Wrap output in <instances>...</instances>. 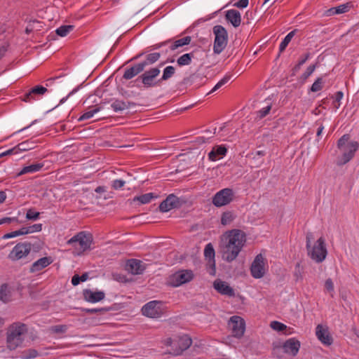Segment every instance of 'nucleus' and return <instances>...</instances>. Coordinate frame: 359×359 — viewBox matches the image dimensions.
<instances>
[{"label":"nucleus","instance_id":"37998d69","mask_svg":"<svg viewBox=\"0 0 359 359\" xmlns=\"http://www.w3.org/2000/svg\"><path fill=\"white\" fill-rule=\"evenodd\" d=\"M323 79L320 77H318L314 83L312 84L311 87V90L312 92H318L323 89Z\"/></svg>","mask_w":359,"mask_h":359},{"label":"nucleus","instance_id":"9b49d317","mask_svg":"<svg viewBox=\"0 0 359 359\" xmlns=\"http://www.w3.org/2000/svg\"><path fill=\"white\" fill-rule=\"evenodd\" d=\"M233 197V191L231 189L225 188L217 192L212 198V203L216 207H222L230 203Z\"/></svg>","mask_w":359,"mask_h":359},{"label":"nucleus","instance_id":"f704fd0d","mask_svg":"<svg viewBox=\"0 0 359 359\" xmlns=\"http://www.w3.org/2000/svg\"><path fill=\"white\" fill-rule=\"evenodd\" d=\"M156 198L153 193H147L140 196H135L133 199L134 201H138L141 204L149 203L151 199Z\"/></svg>","mask_w":359,"mask_h":359},{"label":"nucleus","instance_id":"0eeeda50","mask_svg":"<svg viewBox=\"0 0 359 359\" xmlns=\"http://www.w3.org/2000/svg\"><path fill=\"white\" fill-rule=\"evenodd\" d=\"M160 73L159 67H152L142 73L137 80H141L144 87L146 88L155 87L161 83L158 80H156Z\"/></svg>","mask_w":359,"mask_h":359},{"label":"nucleus","instance_id":"f8f14e48","mask_svg":"<svg viewBox=\"0 0 359 359\" xmlns=\"http://www.w3.org/2000/svg\"><path fill=\"white\" fill-rule=\"evenodd\" d=\"M203 255L206 259H208V263L206 264V271L210 276H215L216 273V268H215V252L213 248V245L211 243L207 244L203 250Z\"/></svg>","mask_w":359,"mask_h":359},{"label":"nucleus","instance_id":"7ed1b4c3","mask_svg":"<svg viewBox=\"0 0 359 359\" xmlns=\"http://www.w3.org/2000/svg\"><path fill=\"white\" fill-rule=\"evenodd\" d=\"M306 248L309 256L317 263L322 262L327 254L325 239L323 237L319 238L313 247H311L310 239L307 237Z\"/></svg>","mask_w":359,"mask_h":359},{"label":"nucleus","instance_id":"680f3d73","mask_svg":"<svg viewBox=\"0 0 359 359\" xmlns=\"http://www.w3.org/2000/svg\"><path fill=\"white\" fill-rule=\"evenodd\" d=\"M215 130H216L215 128H213L212 130L207 129V130H204L203 133H205V135H203V140L205 139L208 140L210 137H212V135L215 133Z\"/></svg>","mask_w":359,"mask_h":359},{"label":"nucleus","instance_id":"cd10ccee","mask_svg":"<svg viewBox=\"0 0 359 359\" xmlns=\"http://www.w3.org/2000/svg\"><path fill=\"white\" fill-rule=\"evenodd\" d=\"M227 151L226 148L223 145L216 146L212 148L208 154V158L210 161H215L222 158Z\"/></svg>","mask_w":359,"mask_h":359},{"label":"nucleus","instance_id":"dca6fc26","mask_svg":"<svg viewBox=\"0 0 359 359\" xmlns=\"http://www.w3.org/2000/svg\"><path fill=\"white\" fill-rule=\"evenodd\" d=\"M214 289L220 294L228 297H235V290L226 282L216 279L213 282Z\"/></svg>","mask_w":359,"mask_h":359},{"label":"nucleus","instance_id":"0e129e2a","mask_svg":"<svg viewBox=\"0 0 359 359\" xmlns=\"http://www.w3.org/2000/svg\"><path fill=\"white\" fill-rule=\"evenodd\" d=\"M310 57H311V53H306L304 55L301 56L298 63H299V65H303L306 62V60H308Z\"/></svg>","mask_w":359,"mask_h":359},{"label":"nucleus","instance_id":"de8ad7c7","mask_svg":"<svg viewBox=\"0 0 359 359\" xmlns=\"http://www.w3.org/2000/svg\"><path fill=\"white\" fill-rule=\"evenodd\" d=\"M270 325L273 330L279 332L284 331L287 327V326L285 324L276 320L272 321Z\"/></svg>","mask_w":359,"mask_h":359},{"label":"nucleus","instance_id":"4468645a","mask_svg":"<svg viewBox=\"0 0 359 359\" xmlns=\"http://www.w3.org/2000/svg\"><path fill=\"white\" fill-rule=\"evenodd\" d=\"M192 272L190 271H180L175 273L170 278V284L173 287H178L192 279Z\"/></svg>","mask_w":359,"mask_h":359},{"label":"nucleus","instance_id":"a18cd8bd","mask_svg":"<svg viewBox=\"0 0 359 359\" xmlns=\"http://www.w3.org/2000/svg\"><path fill=\"white\" fill-rule=\"evenodd\" d=\"M271 109V104L268 102L267 104L262 107L260 110L257 111V116L259 118H262L265 117L267 114H269L270 110Z\"/></svg>","mask_w":359,"mask_h":359},{"label":"nucleus","instance_id":"6ab92c4d","mask_svg":"<svg viewBox=\"0 0 359 359\" xmlns=\"http://www.w3.org/2000/svg\"><path fill=\"white\" fill-rule=\"evenodd\" d=\"M126 269L132 274L140 275L146 269V264L140 260L131 259L127 261Z\"/></svg>","mask_w":359,"mask_h":359},{"label":"nucleus","instance_id":"f3484780","mask_svg":"<svg viewBox=\"0 0 359 359\" xmlns=\"http://www.w3.org/2000/svg\"><path fill=\"white\" fill-rule=\"evenodd\" d=\"M221 253L222 259L227 262H231L236 259L241 250L235 248L233 246H230L226 243H221Z\"/></svg>","mask_w":359,"mask_h":359},{"label":"nucleus","instance_id":"bb28decb","mask_svg":"<svg viewBox=\"0 0 359 359\" xmlns=\"http://www.w3.org/2000/svg\"><path fill=\"white\" fill-rule=\"evenodd\" d=\"M191 343V339L188 335L184 334L180 337L177 341L179 348L175 351V355L181 354L184 351L190 347Z\"/></svg>","mask_w":359,"mask_h":359},{"label":"nucleus","instance_id":"9d476101","mask_svg":"<svg viewBox=\"0 0 359 359\" xmlns=\"http://www.w3.org/2000/svg\"><path fill=\"white\" fill-rule=\"evenodd\" d=\"M142 313L147 317L158 318L163 314L162 304L161 302L151 301L143 306Z\"/></svg>","mask_w":359,"mask_h":359},{"label":"nucleus","instance_id":"a211bd4d","mask_svg":"<svg viewBox=\"0 0 359 359\" xmlns=\"http://www.w3.org/2000/svg\"><path fill=\"white\" fill-rule=\"evenodd\" d=\"M180 205L181 203L180 198L174 194H170L161 203L159 210L163 212H166L173 208L180 207Z\"/></svg>","mask_w":359,"mask_h":359},{"label":"nucleus","instance_id":"5701e85b","mask_svg":"<svg viewBox=\"0 0 359 359\" xmlns=\"http://www.w3.org/2000/svg\"><path fill=\"white\" fill-rule=\"evenodd\" d=\"M53 259L51 257H44L39 259L35 261L30 266L29 272L30 273H36L42 269H45L50 264H52Z\"/></svg>","mask_w":359,"mask_h":359},{"label":"nucleus","instance_id":"aec40b11","mask_svg":"<svg viewBox=\"0 0 359 359\" xmlns=\"http://www.w3.org/2000/svg\"><path fill=\"white\" fill-rule=\"evenodd\" d=\"M300 345L299 340L295 338H290L284 342L283 349L284 353L295 356L299 352Z\"/></svg>","mask_w":359,"mask_h":359},{"label":"nucleus","instance_id":"49530a36","mask_svg":"<svg viewBox=\"0 0 359 359\" xmlns=\"http://www.w3.org/2000/svg\"><path fill=\"white\" fill-rule=\"evenodd\" d=\"M332 14L344 13L348 11V6L346 4L340 5L336 8H332L329 11Z\"/></svg>","mask_w":359,"mask_h":359},{"label":"nucleus","instance_id":"e2e57ef3","mask_svg":"<svg viewBox=\"0 0 359 359\" xmlns=\"http://www.w3.org/2000/svg\"><path fill=\"white\" fill-rule=\"evenodd\" d=\"M109 309H106V308H99V309H86V312L87 313H103V312H106V311H108Z\"/></svg>","mask_w":359,"mask_h":359},{"label":"nucleus","instance_id":"6e6552de","mask_svg":"<svg viewBox=\"0 0 359 359\" xmlns=\"http://www.w3.org/2000/svg\"><path fill=\"white\" fill-rule=\"evenodd\" d=\"M228 327L233 337L241 339L245 331V322L241 316H233L228 321Z\"/></svg>","mask_w":359,"mask_h":359},{"label":"nucleus","instance_id":"5fc2aeb1","mask_svg":"<svg viewBox=\"0 0 359 359\" xmlns=\"http://www.w3.org/2000/svg\"><path fill=\"white\" fill-rule=\"evenodd\" d=\"M17 154H19V151H18V150H17V147L15 146L11 149H9L1 153L0 157L8 156V155Z\"/></svg>","mask_w":359,"mask_h":359},{"label":"nucleus","instance_id":"a878e982","mask_svg":"<svg viewBox=\"0 0 359 359\" xmlns=\"http://www.w3.org/2000/svg\"><path fill=\"white\" fill-rule=\"evenodd\" d=\"M144 69V65H141L140 62L137 63L134 66L126 69L123 75V78L126 80L131 79L135 76L138 75L140 73L142 72Z\"/></svg>","mask_w":359,"mask_h":359},{"label":"nucleus","instance_id":"2eb2a0df","mask_svg":"<svg viewBox=\"0 0 359 359\" xmlns=\"http://www.w3.org/2000/svg\"><path fill=\"white\" fill-rule=\"evenodd\" d=\"M149 50L147 49L144 52L137 54L130 60H136L145 55V59L144 61L140 62L141 65H144V68H145L147 66L151 65L160 59L161 53L157 52L149 53Z\"/></svg>","mask_w":359,"mask_h":359},{"label":"nucleus","instance_id":"393cba45","mask_svg":"<svg viewBox=\"0 0 359 359\" xmlns=\"http://www.w3.org/2000/svg\"><path fill=\"white\" fill-rule=\"evenodd\" d=\"M226 20L230 22L234 27L240 26L241 22V16L238 11L235 9H230L226 12Z\"/></svg>","mask_w":359,"mask_h":359},{"label":"nucleus","instance_id":"338daca9","mask_svg":"<svg viewBox=\"0 0 359 359\" xmlns=\"http://www.w3.org/2000/svg\"><path fill=\"white\" fill-rule=\"evenodd\" d=\"M80 277L79 275H74L72 278V284L73 285H77L81 283Z\"/></svg>","mask_w":359,"mask_h":359},{"label":"nucleus","instance_id":"c756f323","mask_svg":"<svg viewBox=\"0 0 359 359\" xmlns=\"http://www.w3.org/2000/svg\"><path fill=\"white\" fill-rule=\"evenodd\" d=\"M44 164L43 163H37L31 164L29 165L25 166L18 174V176L22 175L27 173H34L39 171Z\"/></svg>","mask_w":359,"mask_h":359},{"label":"nucleus","instance_id":"69168bd1","mask_svg":"<svg viewBox=\"0 0 359 359\" xmlns=\"http://www.w3.org/2000/svg\"><path fill=\"white\" fill-rule=\"evenodd\" d=\"M17 220L15 217H4L0 219V225L5 223H11L13 221Z\"/></svg>","mask_w":359,"mask_h":359},{"label":"nucleus","instance_id":"09e8293b","mask_svg":"<svg viewBox=\"0 0 359 359\" xmlns=\"http://www.w3.org/2000/svg\"><path fill=\"white\" fill-rule=\"evenodd\" d=\"M40 213L39 212H36L32 209H29L27 210L26 213V218L29 220H36L39 217Z\"/></svg>","mask_w":359,"mask_h":359},{"label":"nucleus","instance_id":"7c9ffc66","mask_svg":"<svg viewBox=\"0 0 359 359\" xmlns=\"http://www.w3.org/2000/svg\"><path fill=\"white\" fill-rule=\"evenodd\" d=\"M133 103L128 102H126L119 100H114L111 104V107L115 112L122 111L126 109H128Z\"/></svg>","mask_w":359,"mask_h":359},{"label":"nucleus","instance_id":"58836bf2","mask_svg":"<svg viewBox=\"0 0 359 359\" xmlns=\"http://www.w3.org/2000/svg\"><path fill=\"white\" fill-rule=\"evenodd\" d=\"M39 355L38 351L34 348H29L21 353L20 358L22 359H33Z\"/></svg>","mask_w":359,"mask_h":359},{"label":"nucleus","instance_id":"4d7b16f0","mask_svg":"<svg viewBox=\"0 0 359 359\" xmlns=\"http://www.w3.org/2000/svg\"><path fill=\"white\" fill-rule=\"evenodd\" d=\"M294 276L295 277L296 280H298L302 278V271H301V266H300L299 263H297V264L295 265Z\"/></svg>","mask_w":359,"mask_h":359},{"label":"nucleus","instance_id":"423d86ee","mask_svg":"<svg viewBox=\"0 0 359 359\" xmlns=\"http://www.w3.org/2000/svg\"><path fill=\"white\" fill-rule=\"evenodd\" d=\"M213 34H215L213 50L215 53L219 54L224 50L227 45V31L222 25H215L213 27Z\"/></svg>","mask_w":359,"mask_h":359},{"label":"nucleus","instance_id":"6e6d98bb","mask_svg":"<svg viewBox=\"0 0 359 359\" xmlns=\"http://www.w3.org/2000/svg\"><path fill=\"white\" fill-rule=\"evenodd\" d=\"M67 330V327L65 325H58L52 327V330L56 333H65Z\"/></svg>","mask_w":359,"mask_h":359},{"label":"nucleus","instance_id":"8fccbe9b","mask_svg":"<svg viewBox=\"0 0 359 359\" xmlns=\"http://www.w3.org/2000/svg\"><path fill=\"white\" fill-rule=\"evenodd\" d=\"M125 184H126V181H124L123 180H121V179L114 180L111 182V187L115 190H118V189H122L123 187V186L125 185Z\"/></svg>","mask_w":359,"mask_h":359},{"label":"nucleus","instance_id":"473e14b6","mask_svg":"<svg viewBox=\"0 0 359 359\" xmlns=\"http://www.w3.org/2000/svg\"><path fill=\"white\" fill-rule=\"evenodd\" d=\"M11 299V291L7 284H2L0 287V300L4 303L10 302Z\"/></svg>","mask_w":359,"mask_h":359},{"label":"nucleus","instance_id":"c03bdc74","mask_svg":"<svg viewBox=\"0 0 359 359\" xmlns=\"http://www.w3.org/2000/svg\"><path fill=\"white\" fill-rule=\"evenodd\" d=\"M317 66H318L317 64L309 65L306 68V71L302 74V79L304 81L306 80L313 73V72L316 69Z\"/></svg>","mask_w":359,"mask_h":359},{"label":"nucleus","instance_id":"bf43d9fd","mask_svg":"<svg viewBox=\"0 0 359 359\" xmlns=\"http://www.w3.org/2000/svg\"><path fill=\"white\" fill-rule=\"evenodd\" d=\"M19 236H20V231L18 229L17 231H14L4 234L2 237V238L3 239H8V238H15V237Z\"/></svg>","mask_w":359,"mask_h":359},{"label":"nucleus","instance_id":"c85d7f7f","mask_svg":"<svg viewBox=\"0 0 359 359\" xmlns=\"http://www.w3.org/2000/svg\"><path fill=\"white\" fill-rule=\"evenodd\" d=\"M103 109V107L100 105H95V106H93V107H90L88 109V110L84 112L79 118V121H84V120H88V119H90V118H92L94 114H95L96 113L100 111L102 109Z\"/></svg>","mask_w":359,"mask_h":359},{"label":"nucleus","instance_id":"052dcab7","mask_svg":"<svg viewBox=\"0 0 359 359\" xmlns=\"http://www.w3.org/2000/svg\"><path fill=\"white\" fill-rule=\"evenodd\" d=\"M325 287L329 292H332L334 290V284L332 279L328 278L326 280L325 283Z\"/></svg>","mask_w":359,"mask_h":359},{"label":"nucleus","instance_id":"a19ab883","mask_svg":"<svg viewBox=\"0 0 359 359\" xmlns=\"http://www.w3.org/2000/svg\"><path fill=\"white\" fill-rule=\"evenodd\" d=\"M73 29V25H62L56 29L55 32L58 36L64 37L66 36Z\"/></svg>","mask_w":359,"mask_h":359},{"label":"nucleus","instance_id":"72a5a7b5","mask_svg":"<svg viewBox=\"0 0 359 359\" xmlns=\"http://www.w3.org/2000/svg\"><path fill=\"white\" fill-rule=\"evenodd\" d=\"M17 147V150L19 153L21 151H26L31 150L35 147V142L31 140H26L21 143H19Z\"/></svg>","mask_w":359,"mask_h":359},{"label":"nucleus","instance_id":"2f4dec72","mask_svg":"<svg viewBox=\"0 0 359 359\" xmlns=\"http://www.w3.org/2000/svg\"><path fill=\"white\" fill-rule=\"evenodd\" d=\"M191 41V37L189 36H187L182 39H177L171 43V45L170 46V49L171 50H177L178 48H180L185 45L189 44Z\"/></svg>","mask_w":359,"mask_h":359},{"label":"nucleus","instance_id":"412c9836","mask_svg":"<svg viewBox=\"0 0 359 359\" xmlns=\"http://www.w3.org/2000/svg\"><path fill=\"white\" fill-rule=\"evenodd\" d=\"M316 334L317 338L325 345H331L333 342L328 329L321 325H318L316 328Z\"/></svg>","mask_w":359,"mask_h":359},{"label":"nucleus","instance_id":"864d4df0","mask_svg":"<svg viewBox=\"0 0 359 359\" xmlns=\"http://www.w3.org/2000/svg\"><path fill=\"white\" fill-rule=\"evenodd\" d=\"M169 43H171V40H167V41H165L163 42L156 43V44H154V45L147 48V49L148 50L149 49V50H157V49H159V48H161V47H163L164 46H166Z\"/></svg>","mask_w":359,"mask_h":359},{"label":"nucleus","instance_id":"20e7f679","mask_svg":"<svg viewBox=\"0 0 359 359\" xmlns=\"http://www.w3.org/2000/svg\"><path fill=\"white\" fill-rule=\"evenodd\" d=\"M246 242L245 234L239 229H232L222 235V243L230 246H233L239 250H242Z\"/></svg>","mask_w":359,"mask_h":359},{"label":"nucleus","instance_id":"39448f33","mask_svg":"<svg viewBox=\"0 0 359 359\" xmlns=\"http://www.w3.org/2000/svg\"><path fill=\"white\" fill-rule=\"evenodd\" d=\"M93 243V236L90 233H86L85 231H81L76 235L71 238L67 243L72 245L75 248H77L79 245V252L78 255H81L86 250H90Z\"/></svg>","mask_w":359,"mask_h":359},{"label":"nucleus","instance_id":"79ce46f5","mask_svg":"<svg viewBox=\"0 0 359 359\" xmlns=\"http://www.w3.org/2000/svg\"><path fill=\"white\" fill-rule=\"evenodd\" d=\"M192 55L186 53L178 57L177 62L180 66L188 65L191 61Z\"/></svg>","mask_w":359,"mask_h":359},{"label":"nucleus","instance_id":"3c124183","mask_svg":"<svg viewBox=\"0 0 359 359\" xmlns=\"http://www.w3.org/2000/svg\"><path fill=\"white\" fill-rule=\"evenodd\" d=\"M344 96V93L341 91H337L334 94V103H337L334 104L336 109H339L341 105V100H342Z\"/></svg>","mask_w":359,"mask_h":359},{"label":"nucleus","instance_id":"1a4fd4ad","mask_svg":"<svg viewBox=\"0 0 359 359\" xmlns=\"http://www.w3.org/2000/svg\"><path fill=\"white\" fill-rule=\"evenodd\" d=\"M31 249L32 245L30 243H19L10 252L8 258L13 262L18 261L26 257L29 254Z\"/></svg>","mask_w":359,"mask_h":359},{"label":"nucleus","instance_id":"603ef678","mask_svg":"<svg viewBox=\"0 0 359 359\" xmlns=\"http://www.w3.org/2000/svg\"><path fill=\"white\" fill-rule=\"evenodd\" d=\"M27 227V231L29 233L39 232L42 230V224H34Z\"/></svg>","mask_w":359,"mask_h":359},{"label":"nucleus","instance_id":"13d9d810","mask_svg":"<svg viewBox=\"0 0 359 359\" xmlns=\"http://www.w3.org/2000/svg\"><path fill=\"white\" fill-rule=\"evenodd\" d=\"M249 4V0H239L236 2L233 6L239 8H245L248 7Z\"/></svg>","mask_w":359,"mask_h":359},{"label":"nucleus","instance_id":"774afa93","mask_svg":"<svg viewBox=\"0 0 359 359\" xmlns=\"http://www.w3.org/2000/svg\"><path fill=\"white\" fill-rule=\"evenodd\" d=\"M78 89H79V88H76L73 89V90H72V91L68 94V95H67V97H63V98H62V99L60 100V104L64 103V102H65L68 99V97H69V96H71V95H74V93L78 90Z\"/></svg>","mask_w":359,"mask_h":359},{"label":"nucleus","instance_id":"e433bc0d","mask_svg":"<svg viewBox=\"0 0 359 359\" xmlns=\"http://www.w3.org/2000/svg\"><path fill=\"white\" fill-rule=\"evenodd\" d=\"M175 74V68L172 66H168L164 68L163 71L162 76L158 81L162 82L163 81H167L174 76Z\"/></svg>","mask_w":359,"mask_h":359},{"label":"nucleus","instance_id":"f257e3e1","mask_svg":"<svg viewBox=\"0 0 359 359\" xmlns=\"http://www.w3.org/2000/svg\"><path fill=\"white\" fill-rule=\"evenodd\" d=\"M350 136L348 134L342 135L337 141V147L342 152V156L337 161V165H343L349 162L354 156L359 148L356 141L349 142Z\"/></svg>","mask_w":359,"mask_h":359},{"label":"nucleus","instance_id":"ddd939ff","mask_svg":"<svg viewBox=\"0 0 359 359\" xmlns=\"http://www.w3.org/2000/svg\"><path fill=\"white\" fill-rule=\"evenodd\" d=\"M251 275L255 278H261L265 274L264 258L262 254L257 255L250 266Z\"/></svg>","mask_w":359,"mask_h":359},{"label":"nucleus","instance_id":"c9c22d12","mask_svg":"<svg viewBox=\"0 0 359 359\" xmlns=\"http://www.w3.org/2000/svg\"><path fill=\"white\" fill-rule=\"evenodd\" d=\"M231 78V75L229 74H226L220 81L217 82V83L208 92L206 93L205 96H208L212 93L215 92L224 85H225Z\"/></svg>","mask_w":359,"mask_h":359},{"label":"nucleus","instance_id":"b1692460","mask_svg":"<svg viewBox=\"0 0 359 359\" xmlns=\"http://www.w3.org/2000/svg\"><path fill=\"white\" fill-rule=\"evenodd\" d=\"M48 91L47 88L42 86H36L32 88L24 95L23 101L30 102L36 100L37 95H42Z\"/></svg>","mask_w":359,"mask_h":359},{"label":"nucleus","instance_id":"4c0bfd02","mask_svg":"<svg viewBox=\"0 0 359 359\" xmlns=\"http://www.w3.org/2000/svg\"><path fill=\"white\" fill-rule=\"evenodd\" d=\"M295 32L296 30L291 31L285 36L279 46V50L280 52L283 51L286 48L292 39L294 37Z\"/></svg>","mask_w":359,"mask_h":359},{"label":"nucleus","instance_id":"4be33fe9","mask_svg":"<svg viewBox=\"0 0 359 359\" xmlns=\"http://www.w3.org/2000/svg\"><path fill=\"white\" fill-rule=\"evenodd\" d=\"M83 298L90 303H97L104 299L105 294L102 291H93L90 289L83 290Z\"/></svg>","mask_w":359,"mask_h":359},{"label":"nucleus","instance_id":"f03ea898","mask_svg":"<svg viewBox=\"0 0 359 359\" xmlns=\"http://www.w3.org/2000/svg\"><path fill=\"white\" fill-rule=\"evenodd\" d=\"M27 332V325L21 323L12 324L7 332L6 343L9 350H15L20 346L23 341V335Z\"/></svg>","mask_w":359,"mask_h":359},{"label":"nucleus","instance_id":"ea45409f","mask_svg":"<svg viewBox=\"0 0 359 359\" xmlns=\"http://www.w3.org/2000/svg\"><path fill=\"white\" fill-rule=\"evenodd\" d=\"M235 219V215L232 212L227 211L224 212L222 215L221 224L224 226L229 224Z\"/></svg>","mask_w":359,"mask_h":359}]
</instances>
